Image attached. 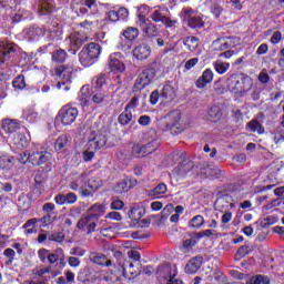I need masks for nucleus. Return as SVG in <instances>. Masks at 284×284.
<instances>
[{
  "instance_id": "obj_1",
  "label": "nucleus",
  "mask_w": 284,
  "mask_h": 284,
  "mask_svg": "<svg viewBox=\"0 0 284 284\" xmlns=\"http://www.w3.org/2000/svg\"><path fill=\"white\" fill-rule=\"evenodd\" d=\"M253 85L252 78L245 74H233L226 80V88L234 94H247Z\"/></svg>"
},
{
  "instance_id": "obj_2",
  "label": "nucleus",
  "mask_w": 284,
  "mask_h": 284,
  "mask_svg": "<svg viewBox=\"0 0 284 284\" xmlns=\"http://www.w3.org/2000/svg\"><path fill=\"white\" fill-rule=\"evenodd\" d=\"M69 187L73 190V192H77L80 190V194L82 196H92L94 192H97L98 186L92 185L90 183V178L88 175V172H82L79 175H77L69 184Z\"/></svg>"
},
{
  "instance_id": "obj_3",
  "label": "nucleus",
  "mask_w": 284,
  "mask_h": 284,
  "mask_svg": "<svg viewBox=\"0 0 284 284\" xmlns=\"http://www.w3.org/2000/svg\"><path fill=\"white\" fill-rule=\"evenodd\" d=\"M100 54L101 45H99L97 42H91L84 45L79 53V61L84 68H90V65H94V63H97Z\"/></svg>"
},
{
  "instance_id": "obj_4",
  "label": "nucleus",
  "mask_w": 284,
  "mask_h": 284,
  "mask_svg": "<svg viewBox=\"0 0 284 284\" xmlns=\"http://www.w3.org/2000/svg\"><path fill=\"white\" fill-rule=\"evenodd\" d=\"M29 33L32 34V37H34V33L38 37H45L48 41H59L61 40V34H63V29L59 23L52 22L42 28H31L29 29Z\"/></svg>"
},
{
  "instance_id": "obj_5",
  "label": "nucleus",
  "mask_w": 284,
  "mask_h": 284,
  "mask_svg": "<svg viewBox=\"0 0 284 284\" xmlns=\"http://www.w3.org/2000/svg\"><path fill=\"white\" fill-rule=\"evenodd\" d=\"M180 17L183 18V21L187 22L189 28L192 30H201V28L205 27V22H203V18L199 14L197 11L192 8L182 9Z\"/></svg>"
},
{
  "instance_id": "obj_6",
  "label": "nucleus",
  "mask_w": 284,
  "mask_h": 284,
  "mask_svg": "<svg viewBox=\"0 0 284 284\" xmlns=\"http://www.w3.org/2000/svg\"><path fill=\"white\" fill-rule=\"evenodd\" d=\"M154 77H156V70L154 68L142 70L135 80L133 87L134 92H141V90H143L146 85H150V83H152L154 80Z\"/></svg>"
},
{
  "instance_id": "obj_7",
  "label": "nucleus",
  "mask_w": 284,
  "mask_h": 284,
  "mask_svg": "<svg viewBox=\"0 0 284 284\" xmlns=\"http://www.w3.org/2000/svg\"><path fill=\"white\" fill-rule=\"evenodd\" d=\"M166 119L168 121L162 124L164 125V130H170L172 134H181V132H183L180 112H172Z\"/></svg>"
},
{
  "instance_id": "obj_8",
  "label": "nucleus",
  "mask_w": 284,
  "mask_h": 284,
  "mask_svg": "<svg viewBox=\"0 0 284 284\" xmlns=\"http://www.w3.org/2000/svg\"><path fill=\"white\" fill-rule=\"evenodd\" d=\"M138 24L146 37H151V39L159 37V27H156V24H154L152 20L146 18L144 14H139Z\"/></svg>"
},
{
  "instance_id": "obj_9",
  "label": "nucleus",
  "mask_w": 284,
  "mask_h": 284,
  "mask_svg": "<svg viewBox=\"0 0 284 284\" xmlns=\"http://www.w3.org/2000/svg\"><path fill=\"white\" fill-rule=\"evenodd\" d=\"M55 77L60 79L57 84L58 90H61V85H63L64 90H70V87L67 83H70L72 80V68L65 65H58L55 68Z\"/></svg>"
},
{
  "instance_id": "obj_10",
  "label": "nucleus",
  "mask_w": 284,
  "mask_h": 284,
  "mask_svg": "<svg viewBox=\"0 0 284 284\" xmlns=\"http://www.w3.org/2000/svg\"><path fill=\"white\" fill-rule=\"evenodd\" d=\"M59 116L62 125H72L79 116V110L72 106H63L59 112Z\"/></svg>"
},
{
  "instance_id": "obj_11",
  "label": "nucleus",
  "mask_w": 284,
  "mask_h": 284,
  "mask_svg": "<svg viewBox=\"0 0 284 284\" xmlns=\"http://www.w3.org/2000/svg\"><path fill=\"white\" fill-rule=\"evenodd\" d=\"M97 225H99V220L92 217L91 215L81 217L77 223L78 230H82V232H87V234L97 232Z\"/></svg>"
},
{
  "instance_id": "obj_12",
  "label": "nucleus",
  "mask_w": 284,
  "mask_h": 284,
  "mask_svg": "<svg viewBox=\"0 0 284 284\" xmlns=\"http://www.w3.org/2000/svg\"><path fill=\"white\" fill-rule=\"evenodd\" d=\"M150 19L153 23H162L165 28H174L179 22L170 19V17L163 13V10L156 9L150 14Z\"/></svg>"
},
{
  "instance_id": "obj_13",
  "label": "nucleus",
  "mask_w": 284,
  "mask_h": 284,
  "mask_svg": "<svg viewBox=\"0 0 284 284\" xmlns=\"http://www.w3.org/2000/svg\"><path fill=\"white\" fill-rule=\"evenodd\" d=\"M119 57H121V53H113L109 58V70L113 72L114 74H123L125 72V64L119 60Z\"/></svg>"
},
{
  "instance_id": "obj_14",
  "label": "nucleus",
  "mask_w": 284,
  "mask_h": 284,
  "mask_svg": "<svg viewBox=\"0 0 284 284\" xmlns=\"http://www.w3.org/2000/svg\"><path fill=\"white\" fill-rule=\"evenodd\" d=\"M88 36H83L80 32L73 33L69 37L70 50L73 54H77V50H80L83 43H87Z\"/></svg>"
},
{
  "instance_id": "obj_15",
  "label": "nucleus",
  "mask_w": 284,
  "mask_h": 284,
  "mask_svg": "<svg viewBox=\"0 0 284 284\" xmlns=\"http://www.w3.org/2000/svg\"><path fill=\"white\" fill-rule=\"evenodd\" d=\"M52 159V153L48 151H37L31 153L30 155V163L32 165H44V163H48Z\"/></svg>"
},
{
  "instance_id": "obj_16",
  "label": "nucleus",
  "mask_w": 284,
  "mask_h": 284,
  "mask_svg": "<svg viewBox=\"0 0 284 284\" xmlns=\"http://www.w3.org/2000/svg\"><path fill=\"white\" fill-rule=\"evenodd\" d=\"M130 17V11L128 8L121 7L116 10H110L108 12V19L109 21H112L113 23H116V21H128V18Z\"/></svg>"
},
{
  "instance_id": "obj_17",
  "label": "nucleus",
  "mask_w": 284,
  "mask_h": 284,
  "mask_svg": "<svg viewBox=\"0 0 284 284\" xmlns=\"http://www.w3.org/2000/svg\"><path fill=\"white\" fill-rule=\"evenodd\" d=\"M150 54H152V48L146 43H141L133 49V57L138 61H145V59H150Z\"/></svg>"
},
{
  "instance_id": "obj_18",
  "label": "nucleus",
  "mask_w": 284,
  "mask_h": 284,
  "mask_svg": "<svg viewBox=\"0 0 284 284\" xmlns=\"http://www.w3.org/2000/svg\"><path fill=\"white\" fill-rule=\"evenodd\" d=\"M196 168L194 166V162L191 160H183L178 166L174 168L173 173L176 176H186L189 172H194Z\"/></svg>"
},
{
  "instance_id": "obj_19",
  "label": "nucleus",
  "mask_w": 284,
  "mask_h": 284,
  "mask_svg": "<svg viewBox=\"0 0 284 284\" xmlns=\"http://www.w3.org/2000/svg\"><path fill=\"white\" fill-rule=\"evenodd\" d=\"M106 143L108 138L102 133H98L89 140L87 145L89 150H101Z\"/></svg>"
},
{
  "instance_id": "obj_20",
  "label": "nucleus",
  "mask_w": 284,
  "mask_h": 284,
  "mask_svg": "<svg viewBox=\"0 0 284 284\" xmlns=\"http://www.w3.org/2000/svg\"><path fill=\"white\" fill-rule=\"evenodd\" d=\"M201 265H203V256L197 255L187 262L184 271L186 274H196L201 270Z\"/></svg>"
},
{
  "instance_id": "obj_21",
  "label": "nucleus",
  "mask_w": 284,
  "mask_h": 284,
  "mask_svg": "<svg viewBox=\"0 0 284 284\" xmlns=\"http://www.w3.org/2000/svg\"><path fill=\"white\" fill-rule=\"evenodd\" d=\"M129 216L132 221H136L140 227H148L151 223L149 219L141 220L143 216V213L140 207H132L130 210Z\"/></svg>"
},
{
  "instance_id": "obj_22",
  "label": "nucleus",
  "mask_w": 284,
  "mask_h": 284,
  "mask_svg": "<svg viewBox=\"0 0 284 284\" xmlns=\"http://www.w3.org/2000/svg\"><path fill=\"white\" fill-rule=\"evenodd\" d=\"M148 148H154V142H150L145 145L135 144L132 148L133 156H136L138 159H141L142 156H145V154H152V152H154V149L148 150Z\"/></svg>"
},
{
  "instance_id": "obj_23",
  "label": "nucleus",
  "mask_w": 284,
  "mask_h": 284,
  "mask_svg": "<svg viewBox=\"0 0 284 284\" xmlns=\"http://www.w3.org/2000/svg\"><path fill=\"white\" fill-rule=\"evenodd\" d=\"M92 263L95 265H101L102 267H111L112 260H109L104 254L101 253H91L89 256Z\"/></svg>"
},
{
  "instance_id": "obj_24",
  "label": "nucleus",
  "mask_w": 284,
  "mask_h": 284,
  "mask_svg": "<svg viewBox=\"0 0 284 284\" xmlns=\"http://www.w3.org/2000/svg\"><path fill=\"white\" fill-rule=\"evenodd\" d=\"M213 80H214V73L210 69H206L202 73V75L196 80L195 85L199 89H203Z\"/></svg>"
},
{
  "instance_id": "obj_25",
  "label": "nucleus",
  "mask_w": 284,
  "mask_h": 284,
  "mask_svg": "<svg viewBox=\"0 0 284 284\" xmlns=\"http://www.w3.org/2000/svg\"><path fill=\"white\" fill-rule=\"evenodd\" d=\"M175 97H176V91L174 90V87H172V84H165L161 92L162 101H164V103H170L174 101Z\"/></svg>"
},
{
  "instance_id": "obj_26",
  "label": "nucleus",
  "mask_w": 284,
  "mask_h": 284,
  "mask_svg": "<svg viewBox=\"0 0 284 284\" xmlns=\"http://www.w3.org/2000/svg\"><path fill=\"white\" fill-rule=\"evenodd\" d=\"M12 54H14V48L10 47V44H6L4 42H0V65L6 63Z\"/></svg>"
},
{
  "instance_id": "obj_27",
  "label": "nucleus",
  "mask_w": 284,
  "mask_h": 284,
  "mask_svg": "<svg viewBox=\"0 0 284 284\" xmlns=\"http://www.w3.org/2000/svg\"><path fill=\"white\" fill-rule=\"evenodd\" d=\"M14 168V156L2 155L0 156V170L1 172H10Z\"/></svg>"
},
{
  "instance_id": "obj_28",
  "label": "nucleus",
  "mask_w": 284,
  "mask_h": 284,
  "mask_svg": "<svg viewBox=\"0 0 284 284\" xmlns=\"http://www.w3.org/2000/svg\"><path fill=\"white\" fill-rule=\"evenodd\" d=\"M11 141L18 150H21V148H28V138L23 133H13L11 135Z\"/></svg>"
},
{
  "instance_id": "obj_29",
  "label": "nucleus",
  "mask_w": 284,
  "mask_h": 284,
  "mask_svg": "<svg viewBox=\"0 0 284 284\" xmlns=\"http://www.w3.org/2000/svg\"><path fill=\"white\" fill-rule=\"evenodd\" d=\"M103 214H105V206L103 204L95 203L88 210V215L98 221Z\"/></svg>"
},
{
  "instance_id": "obj_30",
  "label": "nucleus",
  "mask_w": 284,
  "mask_h": 284,
  "mask_svg": "<svg viewBox=\"0 0 284 284\" xmlns=\"http://www.w3.org/2000/svg\"><path fill=\"white\" fill-rule=\"evenodd\" d=\"M20 124L17 120H3L2 122V130H4L7 132V134H14V132H17V130H19Z\"/></svg>"
},
{
  "instance_id": "obj_31",
  "label": "nucleus",
  "mask_w": 284,
  "mask_h": 284,
  "mask_svg": "<svg viewBox=\"0 0 284 284\" xmlns=\"http://www.w3.org/2000/svg\"><path fill=\"white\" fill-rule=\"evenodd\" d=\"M81 28H84V30H92L94 26H99V18L94 12L88 16V19H85L83 22L80 23Z\"/></svg>"
},
{
  "instance_id": "obj_32",
  "label": "nucleus",
  "mask_w": 284,
  "mask_h": 284,
  "mask_svg": "<svg viewBox=\"0 0 284 284\" xmlns=\"http://www.w3.org/2000/svg\"><path fill=\"white\" fill-rule=\"evenodd\" d=\"M221 116H223V112L221 111L220 106L213 105L209 109V112H207L209 121L216 123L217 121L221 120Z\"/></svg>"
},
{
  "instance_id": "obj_33",
  "label": "nucleus",
  "mask_w": 284,
  "mask_h": 284,
  "mask_svg": "<svg viewBox=\"0 0 284 284\" xmlns=\"http://www.w3.org/2000/svg\"><path fill=\"white\" fill-rule=\"evenodd\" d=\"M78 101L80 102V105H88V102L90 101V88H81L80 92L78 93Z\"/></svg>"
},
{
  "instance_id": "obj_34",
  "label": "nucleus",
  "mask_w": 284,
  "mask_h": 284,
  "mask_svg": "<svg viewBox=\"0 0 284 284\" xmlns=\"http://www.w3.org/2000/svg\"><path fill=\"white\" fill-rule=\"evenodd\" d=\"M122 37L126 39V41H134L139 38V29L136 27H128L123 32Z\"/></svg>"
},
{
  "instance_id": "obj_35",
  "label": "nucleus",
  "mask_w": 284,
  "mask_h": 284,
  "mask_svg": "<svg viewBox=\"0 0 284 284\" xmlns=\"http://www.w3.org/2000/svg\"><path fill=\"white\" fill-rule=\"evenodd\" d=\"M69 141L68 135H60L54 144L55 152H65Z\"/></svg>"
},
{
  "instance_id": "obj_36",
  "label": "nucleus",
  "mask_w": 284,
  "mask_h": 284,
  "mask_svg": "<svg viewBox=\"0 0 284 284\" xmlns=\"http://www.w3.org/2000/svg\"><path fill=\"white\" fill-rule=\"evenodd\" d=\"M183 43H184V45H186V48H187V50H190V52H194V50H196V48H199L200 40H199V38L191 36V37H186L183 40Z\"/></svg>"
},
{
  "instance_id": "obj_37",
  "label": "nucleus",
  "mask_w": 284,
  "mask_h": 284,
  "mask_svg": "<svg viewBox=\"0 0 284 284\" xmlns=\"http://www.w3.org/2000/svg\"><path fill=\"white\" fill-rule=\"evenodd\" d=\"M209 6H210L211 14L214 16L215 19H220L221 14L225 12V9H223V7L214 0L211 3H209Z\"/></svg>"
},
{
  "instance_id": "obj_38",
  "label": "nucleus",
  "mask_w": 284,
  "mask_h": 284,
  "mask_svg": "<svg viewBox=\"0 0 284 284\" xmlns=\"http://www.w3.org/2000/svg\"><path fill=\"white\" fill-rule=\"evenodd\" d=\"M113 190L116 192V194H123L128 192L130 190V179H125L119 182Z\"/></svg>"
},
{
  "instance_id": "obj_39",
  "label": "nucleus",
  "mask_w": 284,
  "mask_h": 284,
  "mask_svg": "<svg viewBox=\"0 0 284 284\" xmlns=\"http://www.w3.org/2000/svg\"><path fill=\"white\" fill-rule=\"evenodd\" d=\"M212 48L215 52H223L227 50V44L225 43L224 38H217L212 42Z\"/></svg>"
},
{
  "instance_id": "obj_40",
  "label": "nucleus",
  "mask_w": 284,
  "mask_h": 284,
  "mask_svg": "<svg viewBox=\"0 0 284 284\" xmlns=\"http://www.w3.org/2000/svg\"><path fill=\"white\" fill-rule=\"evenodd\" d=\"M120 125H128L132 121V111L124 109V111L118 118Z\"/></svg>"
},
{
  "instance_id": "obj_41",
  "label": "nucleus",
  "mask_w": 284,
  "mask_h": 284,
  "mask_svg": "<svg viewBox=\"0 0 284 284\" xmlns=\"http://www.w3.org/2000/svg\"><path fill=\"white\" fill-rule=\"evenodd\" d=\"M247 128L250 132H257V134H263L265 132V129L263 125H261V122L258 120H252L247 123Z\"/></svg>"
},
{
  "instance_id": "obj_42",
  "label": "nucleus",
  "mask_w": 284,
  "mask_h": 284,
  "mask_svg": "<svg viewBox=\"0 0 284 284\" xmlns=\"http://www.w3.org/2000/svg\"><path fill=\"white\" fill-rule=\"evenodd\" d=\"M132 270H134L133 263H130L129 272H128V270H125V267H122V276H124V278H128L129 281H132V280L136 278L139 274H141V272L136 273Z\"/></svg>"
},
{
  "instance_id": "obj_43",
  "label": "nucleus",
  "mask_w": 284,
  "mask_h": 284,
  "mask_svg": "<svg viewBox=\"0 0 284 284\" xmlns=\"http://www.w3.org/2000/svg\"><path fill=\"white\" fill-rule=\"evenodd\" d=\"M67 57H68V53L65 52V50L58 49L52 54V61H55V63H63Z\"/></svg>"
},
{
  "instance_id": "obj_44",
  "label": "nucleus",
  "mask_w": 284,
  "mask_h": 284,
  "mask_svg": "<svg viewBox=\"0 0 284 284\" xmlns=\"http://www.w3.org/2000/svg\"><path fill=\"white\" fill-rule=\"evenodd\" d=\"M250 252H252V246H250V245L241 246L237 250V252L235 253L236 261H241V258H245V256H247V254H250Z\"/></svg>"
},
{
  "instance_id": "obj_45",
  "label": "nucleus",
  "mask_w": 284,
  "mask_h": 284,
  "mask_svg": "<svg viewBox=\"0 0 284 284\" xmlns=\"http://www.w3.org/2000/svg\"><path fill=\"white\" fill-rule=\"evenodd\" d=\"M165 192H168V185H165V183H160L151 190L149 194L150 196H159V194H165Z\"/></svg>"
},
{
  "instance_id": "obj_46",
  "label": "nucleus",
  "mask_w": 284,
  "mask_h": 284,
  "mask_svg": "<svg viewBox=\"0 0 284 284\" xmlns=\"http://www.w3.org/2000/svg\"><path fill=\"white\" fill-rule=\"evenodd\" d=\"M214 69L217 74H225L227 70H230V63L227 62H222V61H216L214 63Z\"/></svg>"
},
{
  "instance_id": "obj_47",
  "label": "nucleus",
  "mask_w": 284,
  "mask_h": 284,
  "mask_svg": "<svg viewBox=\"0 0 284 284\" xmlns=\"http://www.w3.org/2000/svg\"><path fill=\"white\" fill-rule=\"evenodd\" d=\"M205 224V219L202 215H195L189 222V227H202Z\"/></svg>"
},
{
  "instance_id": "obj_48",
  "label": "nucleus",
  "mask_w": 284,
  "mask_h": 284,
  "mask_svg": "<svg viewBox=\"0 0 284 284\" xmlns=\"http://www.w3.org/2000/svg\"><path fill=\"white\" fill-rule=\"evenodd\" d=\"M224 42L226 43V49L230 50V48H236L239 43H241V39L239 37H223Z\"/></svg>"
},
{
  "instance_id": "obj_49",
  "label": "nucleus",
  "mask_w": 284,
  "mask_h": 284,
  "mask_svg": "<svg viewBox=\"0 0 284 284\" xmlns=\"http://www.w3.org/2000/svg\"><path fill=\"white\" fill-rule=\"evenodd\" d=\"M270 277L267 275H255L251 278V284H270Z\"/></svg>"
},
{
  "instance_id": "obj_50",
  "label": "nucleus",
  "mask_w": 284,
  "mask_h": 284,
  "mask_svg": "<svg viewBox=\"0 0 284 284\" xmlns=\"http://www.w3.org/2000/svg\"><path fill=\"white\" fill-rule=\"evenodd\" d=\"M12 85H13V88H16V90H23L26 88V77L18 75L13 80Z\"/></svg>"
},
{
  "instance_id": "obj_51",
  "label": "nucleus",
  "mask_w": 284,
  "mask_h": 284,
  "mask_svg": "<svg viewBox=\"0 0 284 284\" xmlns=\"http://www.w3.org/2000/svg\"><path fill=\"white\" fill-rule=\"evenodd\" d=\"M54 219H57V215H54V213H47L40 219V222L42 223V226L45 227L47 225L54 223Z\"/></svg>"
},
{
  "instance_id": "obj_52",
  "label": "nucleus",
  "mask_w": 284,
  "mask_h": 284,
  "mask_svg": "<svg viewBox=\"0 0 284 284\" xmlns=\"http://www.w3.org/2000/svg\"><path fill=\"white\" fill-rule=\"evenodd\" d=\"M65 235L63 232H55L49 235V241H54L55 243H63Z\"/></svg>"
},
{
  "instance_id": "obj_53",
  "label": "nucleus",
  "mask_w": 284,
  "mask_h": 284,
  "mask_svg": "<svg viewBox=\"0 0 284 284\" xmlns=\"http://www.w3.org/2000/svg\"><path fill=\"white\" fill-rule=\"evenodd\" d=\"M50 270H52V267L47 266V267H36L33 270V274L36 276H39V278H44L43 275L44 274H50Z\"/></svg>"
},
{
  "instance_id": "obj_54",
  "label": "nucleus",
  "mask_w": 284,
  "mask_h": 284,
  "mask_svg": "<svg viewBox=\"0 0 284 284\" xmlns=\"http://www.w3.org/2000/svg\"><path fill=\"white\" fill-rule=\"evenodd\" d=\"M172 212H174V205L173 204H168L161 212V217L162 221H165V219H168V216H170V214H172Z\"/></svg>"
},
{
  "instance_id": "obj_55",
  "label": "nucleus",
  "mask_w": 284,
  "mask_h": 284,
  "mask_svg": "<svg viewBox=\"0 0 284 284\" xmlns=\"http://www.w3.org/2000/svg\"><path fill=\"white\" fill-rule=\"evenodd\" d=\"M37 119H39V113L33 111L32 109H28L27 110V121H29V123H34V121H37Z\"/></svg>"
},
{
  "instance_id": "obj_56",
  "label": "nucleus",
  "mask_w": 284,
  "mask_h": 284,
  "mask_svg": "<svg viewBox=\"0 0 284 284\" xmlns=\"http://www.w3.org/2000/svg\"><path fill=\"white\" fill-rule=\"evenodd\" d=\"M30 156H32V154H30L28 151H26L23 153H19L18 161L22 165H26L27 161H29V163H30Z\"/></svg>"
},
{
  "instance_id": "obj_57",
  "label": "nucleus",
  "mask_w": 284,
  "mask_h": 284,
  "mask_svg": "<svg viewBox=\"0 0 284 284\" xmlns=\"http://www.w3.org/2000/svg\"><path fill=\"white\" fill-rule=\"evenodd\" d=\"M108 79L106 74H101L100 77L94 79L95 88H103L105 85V81Z\"/></svg>"
},
{
  "instance_id": "obj_58",
  "label": "nucleus",
  "mask_w": 284,
  "mask_h": 284,
  "mask_svg": "<svg viewBox=\"0 0 284 284\" xmlns=\"http://www.w3.org/2000/svg\"><path fill=\"white\" fill-rule=\"evenodd\" d=\"M134 108H139V97H133L124 109L130 111L134 110Z\"/></svg>"
},
{
  "instance_id": "obj_59",
  "label": "nucleus",
  "mask_w": 284,
  "mask_h": 284,
  "mask_svg": "<svg viewBox=\"0 0 284 284\" xmlns=\"http://www.w3.org/2000/svg\"><path fill=\"white\" fill-rule=\"evenodd\" d=\"M159 99H161V93H159V90L153 91L150 95L151 105H156L159 103Z\"/></svg>"
},
{
  "instance_id": "obj_60",
  "label": "nucleus",
  "mask_w": 284,
  "mask_h": 284,
  "mask_svg": "<svg viewBox=\"0 0 284 284\" xmlns=\"http://www.w3.org/2000/svg\"><path fill=\"white\" fill-rule=\"evenodd\" d=\"M195 245H196V240L189 239L183 242L182 247L186 250V252H190L191 247H194Z\"/></svg>"
},
{
  "instance_id": "obj_61",
  "label": "nucleus",
  "mask_w": 284,
  "mask_h": 284,
  "mask_svg": "<svg viewBox=\"0 0 284 284\" xmlns=\"http://www.w3.org/2000/svg\"><path fill=\"white\" fill-rule=\"evenodd\" d=\"M38 256H39L41 263H45V260L48 258V256H50V251H48L45 248H41L38 251Z\"/></svg>"
},
{
  "instance_id": "obj_62",
  "label": "nucleus",
  "mask_w": 284,
  "mask_h": 284,
  "mask_svg": "<svg viewBox=\"0 0 284 284\" xmlns=\"http://www.w3.org/2000/svg\"><path fill=\"white\" fill-rule=\"evenodd\" d=\"M210 170H212V166H210V164L205 162L200 166L201 174H206L207 176H212L213 174L212 172H210Z\"/></svg>"
},
{
  "instance_id": "obj_63",
  "label": "nucleus",
  "mask_w": 284,
  "mask_h": 284,
  "mask_svg": "<svg viewBox=\"0 0 284 284\" xmlns=\"http://www.w3.org/2000/svg\"><path fill=\"white\" fill-rule=\"evenodd\" d=\"M138 123L140 125H150V123H152V118H150V115H141Z\"/></svg>"
},
{
  "instance_id": "obj_64",
  "label": "nucleus",
  "mask_w": 284,
  "mask_h": 284,
  "mask_svg": "<svg viewBox=\"0 0 284 284\" xmlns=\"http://www.w3.org/2000/svg\"><path fill=\"white\" fill-rule=\"evenodd\" d=\"M93 103H103L105 101V94L98 92L92 97Z\"/></svg>"
}]
</instances>
